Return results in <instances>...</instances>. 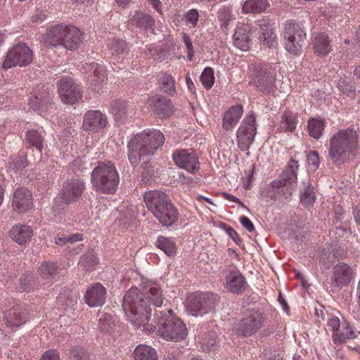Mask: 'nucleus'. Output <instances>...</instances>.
Instances as JSON below:
<instances>
[{
	"label": "nucleus",
	"instance_id": "1",
	"mask_svg": "<svg viewBox=\"0 0 360 360\" xmlns=\"http://www.w3.org/2000/svg\"><path fill=\"white\" fill-rule=\"evenodd\" d=\"M164 296L159 285L155 283H148L141 293L137 288H131L123 298V309L128 320L136 328L143 327V330L153 331L152 325L148 324L151 315V309L148 305L150 302L154 306L162 305Z\"/></svg>",
	"mask_w": 360,
	"mask_h": 360
},
{
	"label": "nucleus",
	"instance_id": "2",
	"mask_svg": "<svg viewBox=\"0 0 360 360\" xmlns=\"http://www.w3.org/2000/svg\"><path fill=\"white\" fill-rule=\"evenodd\" d=\"M165 136L159 130H144L129 141L128 158L133 165H137L146 157L152 155L165 142Z\"/></svg>",
	"mask_w": 360,
	"mask_h": 360
},
{
	"label": "nucleus",
	"instance_id": "3",
	"mask_svg": "<svg viewBox=\"0 0 360 360\" xmlns=\"http://www.w3.org/2000/svg\"><path fill=\"white\" fill-rule=\"evenodd\" d=\"M358 135L353 129L339 130L329 140L328 158L335 165H342L354 155Z\"/></svg>",
	"mask_w": 360,
	"mask_h": 360
},
{
	"label": "nucleus",
	"instance_id": "4",
	"mask_svg": "<svg viewBox=\"0 0 360 360\" xmlns=\"http://www.w3.org/2000/svg\"><path fill=\"white\" fill-rule=\"evenodd\" d=\"M143 198L148 210L162 226H169L177 221L179 212L164 191H147Z\"/></svg>",
	"mask_w": 360,
	"mask_h": 360
},
{
	"label": "nucleus",
	"instance_id": "5",
	"mask_svg": "<svg viewBox=\"0 0 360 360\" xmlns=\"http://www.w3.org/2000/svg\"><path fill=\"white\" fill-rule=\"evenodd\" d=\"M93 188L99 193L112 194L117 191L120 177L115 166L111 162L99 163L91 172Z\"/></svg>",
	"mask_w": 360,
	"mask_h": 360
},
{
	"label": "nucleus",
	"instance_id": "6",
	"mask_svg": "<svg viewBox=\"0 0 360 360\" xmlns=\"http://www.w3.org/2000/svg\"><path fill=\"white\" fill-rule=\"evenodd\" d=\"M283 37L286 51L294 55H299L306 37L303 26L292 20L286 21L284 25Z\"/></svg>",
	"mask_w": 360,
	"mask_h": 360
},
{
	"label": "nucleus",
	"instance_id": "7",
	"mask_svg": "<svg viewBox=\"0 0 360 360\" xmlns=\"http://www.w3.org/2000/svg\"><path fill=\"white\" fill-rule=\"evenodd\" d=\"M85 184L79 179H70L64 182L61 190L63 202H55L53 206L55 215L59 214L65 210V204H73L82 198L85 191Z\"/></svg>",
	"mask_w": 360,
	"mask_h": 360
},
{
	"label": "nucleus",
	"instance_id": "8",
	"mask_svg": "<svg viewBox=\"0 0 360 360\" xmlns=\"http://www.w3.org/2000/svg\"><path fill=\"white\" fill-rule=\"evenodd\" d=\"M216 300V296L211 293H193L187 297L186 308L189 314L202 316L213 309Z\"/></svg>",
	"mask_w": 360,
	"mask_h": 360
},
{
	"label": "nucleus",
	"instance_id": "9",
	"mask_svg": "<svg viewBox=\"0 0 360 360\" xmlns=\"http://www.w3.org/2000/svg\"><path fill=\"white\" fill-rule=\"evenodd\" d=\"M32 61V51L23 42L13 46L7 53L3 62V68L9 69L15 66L24 67Z\"/></svg>",
	"mask_w": 360,
	"mask_h": 360
},
{
	"label": "nucleus",
	"instance_id": "10",
	"mask_svg": "<svg viewBox=\"0 0 360 360\" xmlns=\"http://www.w3.org/2000/svg\"><path fill=\"white\" fill-rule=\"evenodd\" d=\"M158 331L167 340L179 341L185 339L187 335L186 325L172 315L159 323Z\"/></svg>",
	"mask_w": 360,
	"mask_h": 360
},
{
	"label": "nucleus",
	"instance_id": "11",
	"mask_svg": "<svg viewBox=\"0 0 360 360\" xmlns=\"http://www.w3.org/2000/svg\"><path fill=\"white\" fill-rule=\"evenodd\" d=\"M256 134L255 116L251 113L243 120L237 130L236 137L239 148L243 151L249 149Z\"/></svg>",
	"mask_w": 360,
	"mask_h": 360
},
{
	"label": "nucleus",
	"instance_id": "12",
	"mask_svg": "<svg viewBox=\"0 0 360 360\" xmlns=\"http://www.w3.org/2000/svg\"><path fill=\"white\" fill-rule=\"evenodd\" d=\"M298 169V162L291 159L280 175L279 179L271 181L270 186L273 188L286 187L285 195H286L285 198H288L291 195V189L297 184Z\"/></svg>",
	"mask_w": 360,
	"mask_h": 360
},
{
	"label": "nucleus",
	"instance_id": "13",
	"mask_svg": "<svg viewBox=\"0 0 360 360\" xmlns=\"http://www.w3.org/2000/svg\"><path fill=\"white\" fill-rule=\"evenodd\" d=\"M58 94L65 104H74L81 97L79 86L70 77H63L58 82Z\"/></svg>",
	"mask_w": 360,
	"mask_h": 360
},
{
	"label": "nucleus",
	"instance_id": "14",
	"mask_svg": "<svg viewBox=\"0 0 360 360\" xmlns=\"http://www.w3.org/2000/svg\"><path fill=\"white\" fill-rule=\"evenodd\" d=\"M172 158L178 167L190 173H195L199 170L198 158L191 150H176L173 153Z\"/></svg>",
	"mask_w": 360,
	"mask_h": 360
},
{
	"label": "nucleus",
	"instance_id": "15",
	"mask_svg": "<svg viewBox=\"0 0 360 360\" xmlns=\"http://www.w3.org/2000/svg\"><path fill=\"white\" fill-rule=\"evenodd\" d=\"M354 278L353 269L347 263L340 262L333 266L331 285L342 288L347 285Z\"/></svg>",
	"mask_w": 360,
	"mask_h": 360
},
{
	"label": "nucleus",
	"instance_id": "16",
	"mask_svg": "<svg viewBox=\"0 0 360 360\" xmlns=\"http://www.w3.org/2000/svg\"><path fill=\"white\" fill-rule=\"evenodd\" d=\"M252 82L262 91H268L274 82V72L269 65H255Z\"/></svg>",
	"mask_w": 360,
	"mask_h": 360
},
{
	"label": "nucleus",
	"instance_id": "17",
	"mask_svg": "<svg viewBox=\"0 0 360 360\" xmlns=\"http://www.w3.org/2000/svg\"><path fill=\"white\" fill-rule=\"evenodd\" d=\"M27 320V313L22 304L13 306L5 312V324L10 328H18Z\"/></svg>",
	"mask_w": 360,
	"mask_h": 360
},
{
	"label": "nucleus",
	"instance_id": "18",
	"mask_svg": "<svg viewBox=\"0 0 360 360\" xmlns=\"http://www.w3.org/2000/svg\"><path fill=\"white\" fill-rule=\"evenodd\" d=\"M105 115L98 110L88 111L84 118L83 129L87 131H98L106 127Z\"/></svg>",
	"mask_w": 360,
	"mask_h": 360
},
{
	"label": "nucleus",
	"instance_id": "19",
	"mask_svg": "<svg viewBox=\"0 0 360 360\" xmlns=\"http://www.w3.org/2000/svg\"><path fill=\"white\" fill-rule=\"evenodd\" d=\"M31 192L23 188H18L13 193L12 206L18 212H25L33 207Z\"/></svg>",
	"mask_w": 360,
	"mask_h": 360
},
{
	"label": "nucleus",
	"instance_id": "20",
	"mask_svg": "<svg viewBox=\"0 0 360 360\" xmlns=\"http://www.w3.org/2000/svg\"><path fill=\"white\" fill-rule=\"evenodd\" d=\"M263 323L260 314H251L241 320L237 330L243 336H250L255 334L261 327Z\"/></svg>",
	"mask_w": 360,
	"mask_h": 360
},
{
	"label": "nucleus",
	"instance_id": "21",
	"mask_svg": "<svg viewBox=\"0 0 360 360\" xmlns=\"http://www.w3.org/2000/svg\"><path fill=\"white\" fill-rule=\"evenodd\" d=\"M105 288L98 283L89 287L84 296L85 302L90 307L102 306L105 302Z\"/></svg>",
	"mask_w": 360,
	"mask_h": 360
},
{
	"label": "nucleus",
	"instance_id": "22",
	"mask_svg": "<svg viewBox=\"0 0 360 360\" xmlns=\"http://www.w3.org/2000/svg\"><path fill=\"white\" fill-rule=\"evenodd\" d=\"M226 281L227 289L233 293H242L247 285L245 278L236 268L229 271Z\"/></svg>",
	"mask_w": 360,
	"mask_h": 360
},
{
	"label": "nucleus",
	"instance_id": "23",
	"mask_svg": "<svg viewBox=\"0 0 360 360\" xmlns=\"http://www.w3.org/2000/svg\"><path fill=\"white\" fill-rule=\"evenodd\" d=\"M83 41V34L75 26L65 25L63 46L69 50L77 49Z\"/></svg>",
	"mask_w": 360,
	"mask_h": 360
},
{
	"label": "nucleus",
	"instance_id": "24",
	"mask_svg": "<svg viewBox=\"0 0 360 360\" xmlns=\"http://www.w3.org/2000/svg\"><path fill=\"white\" fill-rule=\"evenodd\" d=\"M250 27L249 25H243L238 27L233 34V44L241 51H246L250 49Z\"/></svg>",
	"mask_w": 360,
	"mask_h": 360
},
{
	"label": "nucleus",
	"instance_id": "25",
	"mask_svg": "<svg viewBox=\"0 0 360 360\" xmlns=\"http://www.w3.org/2000/svg\"><path fill=\"white\" fill-rule=\"evenodd\" d=\"M65 25H57L49 29L42 37V41L47 45L56 46H63Z\"/></svg>",
	"mask_w": 360,
	"mask_h": 360
},
{
	"label": "nucleus",
	"instance_id": "26",
	"mask_svg": "<svg viewBox=\"0 0 360 360\" xmlns=\"http://www.w3.org/2000/svg\"><path fill=\"white\" fill-rule=\"evenodd\" d=\"M149 103L154 112L160 117H168L172 112L171 101L165 97L155 96Z\"/></svg>",
	"mask_w": 360,
	"mask_h": 360
},
{
	"label": "nucleus",
	"instance_id": "27",
	"mask_svg": "<svg viewBox=\"0 0 360 360\" xmlns=\"http://www.w3.org/2000/svg\"><path fill=\"white\" fill-rule=\"evenodd\" d=\"M33 235L32 228L27 225L18 224L10 231L11 238L19 245H25Z\"/></svg>",
	"mask_w": 360,
	"mask_h": 360
},
{
	"label": "nucleus",
	"instance_id": "28",
	"mask_svg": "<svg viewBox=\"0 0 360 360\" xmlns=\"http://www.w3.org/2000/svg\"><path fill=\"white\" fill-rule=\"evenodd\" d=\"M243 113L241 105L231 107L223 117V128L226 130L231 129L239 121Z\"/></svg>",
	"mask_w": 360,
	"mask_h": 360
},
{
	"label": "nucleus",
	"instance_id": "29",
	"mask_svg": "<svg viewBox=\"0 0 360 360\" xmlns=\"http://www.w3.org/2000/svg\"><path fill=\"white\" fill-rule=\"evenodd\" d=\"M313 49L315 54L321 56L328 55L331 51L330 41L325 33H319L314 38Z\"/></svg>",
	"mask_w": 360,
	"mask_h": 360
},
{
	"label": "nucleus",
	"instance_id": "30",
	"mask_svg": "<svg viewBox=\"0 0 360 360\" xmlns=\"http://www.w3.org/2000/svg\"><path fill=\"white\" fill-rule=\"evenodd\" d=\"M258 25L259 26V35L258 37L259 41L269 48L273 46L276 35L269 23L265 20H261L259 21Z\"/></svg>",
	"mask_w": 360,
	"mask_h": 360
},
{
	"label": "nucleus",
	"instance_id": "31",
	"mask_svg": "<svg viewBox=\"0 0 360 360\" xmlns=\"http://www.w3.org/2000/svg\"><path fill=\"white\" fill-rule=\"evenodd\" d=\"M52 97L50 94L44 93L39 97L33 95L29 99V105L34 110H48L51 106Z\"/></svg>",
	"mask_w": 360,
	"mask_h": 360
},
{
	"label": "nucleus",
	"instance_id": "32",
	"mask_svg": "<svg viewBox=\"0 0 360 360\" xmlns=\"http://www.w3.org/2000/svg\"><path fill=\"white\" fill-rule=\"evenodd\" d=\"M217 19L221 30L224 32H227L230 22L235 19L232 6H222L217 11Z\"/></svg>",
	"mask_w": 360,
	"mask_h": 360
},
{
	"label": "nucleus",
	"instance_id": "33",
	"mask_svg": "<svg viewBox=\"0 0 360 360\" xmlns=\"http://www.w3.org/2000/svg\"><path fill=\"white\" fill-rule=\"evenodd\" d=\"M91 70H93V74L91 75V85L94 86V89L96 91V88L107 80L106 70L103 66L95 63L91 64Z\"/></svg>",
	"mask_w": 360,
	"mask_h": 360
},
{
	"label": "nucleus",
	"instance_id": "34",
	"mask_svg": "<svg viewBox=\"0 0 360 360\" xmlns=\"http://www.w3.org/2000/svg\"><path fill=\"white\" fill-rule=\"evenodd\" d=\"M267 0H248L243 4L242 11L244 13H259L266 10Z\"/></svg>",
	"mask_w": 360,
	"mask_h": 360
},
{
	"label": "nucleus",
	"instance_id": "35",
	"mask_svg": "<svg viewBox=\"0 0 360 360\" xmlns=\"http://www.w3.org/2000/svg\"><path fill=\"white\" fill-rule=\"evenodd\" d=\"M135 360H158V354L155 350L146 345H140L134 352Z\"/></svg>",
	"mask_w": 360,
	"mask_h": 360
},
{
	"label": "nucleus",
	"instance_id": "36",
	"mask_svg": "<svg viewBox=\"0 0 360 360\" xmlns=\"http://www.w3.org/2000/svg\"><path fill=\"white\" fill-rule=\"evenodd\" d=\"M130 20L133 25L139 27L151 28L155 23L152 16L139 11H135Z\"/></svg>",
	"mask_w": 360,
	"mask_h": 360
},
{
	"label": "nucleus",
	"instance_id": "37",
	"mask_svg": "<svg viewBox=\"0 0 360 360\" xmlns=\"http://www.w3.org/2000/svg\"><path fill=\"white\" fill-rule=\"evenodd\" d=\"M155 244L158 248L168 256H173L176 252V243L171 238L160 236L158 238Z\"/></svg>",
	"mask_w": 360,
	"mask_h": 360
},
{
	"label": "nucleus",
	"instance_id": "38",
	"mask_svg": "<svg viewBox=\"0 0 360 360\" xmlns=\"http://www.w3.org/2000/svg\"><path fill=\"white\" fill-rule=\"evenodd\" d=\"M326 122L323 120L311 118L307 123L308 132L310 136L319 139L323 134Z\"/></svg>",
	"mask_w": 360,
	"mask_h": 360
},
{
	"label": "nucleus",
	"instance_id": "39",
	"mask_svg": "<svg viewBox=\"0 0 360 360\" xmlns=\"http://www.w3.org/2000/svg\"><path fill=\"white\" fill-rule=\"evenodd\" d=\"M78 295L68 288L63 289L57 297V303L58 305L65 306L67 307H73L77 301Z\"/></svg>",
	"mask_w": 360,
	"mask_h": 360
},
{
	"label": "nucleus",
	"instance_id": "40",
	"mask_svg": "<svg viewBox=\"0 0 360 360\" xmlns=\"http://www.w3.org/2000/svg\"><path fill=\"white\" fill-rule=\"evenodd\" d=\"M297 115L290 111H285L281 116L280 127L285 131H293L297 124Z\"/></svg>",
	"mask_w": 360,
	"mask_h": 360
},
{
	"label": "nucleus",
	"instance_id": "41",
	"mask_svg": "<svg viewBox=\"0 0 360 360\" xmlns=\"http://www.w3.org/2000/svg\"><path fill=\"white\" fill-rule=\"evenodd\" d=\"M356 337L353 328L347 321L342 323V330L340 333H335L333 335V340L334 342H342L347 339H353Z\"/></svg>",
	"mask_w": 360,
	"mask_h": 360
},
{
	"label": "nucleus",
	"instance_id": "42",
	"mask_svg": "<svg viewBox=\"0 0 360 360\" xmlns=\"http://www.w3.org/2000/svg\"><path fill=\"white\" fill-rule=\"evenodd\" d=\"M316 200L314 188L310 184H307L304 188L300 190V200L305 207H311Z\"/></svg>",
	"mask_w": 360,
	"mask_h": 360
},
{
	"label": "nucleus",
	"instance_id": "43",
	"mask_svg": "<svg viewBox=\"0 0 360 360\" xmlns=\"http://www.w3.org/2000/svg\"><path fill=\"white\" fill-rule=\"evenodd\" d=\"M159 84L166 94L173 96L176 93L175 80L171 75L162 73Z\"/></svg>",
	"mask_w": 360,
	"mask_h": 360
},
{
	"label": "nucleus",
	"instance_id": "44",
	"mask_svg": "<svg viewBox=\"0 0 360 360\" xmlns=\"http://www.w3.org/2000/svg\"><path fill=\"white\" fill-rule=\"evenodd\" d=\"M26 142L30 147H34L41 151L43 147V137L37 130H29L26 136Z\"/></svg>",
	"mask_w": 360,
	"mask_h": 360
},
{
	"label": "nucleus",
	"instance_id": "45",
	"mask_svg": "<svg viewBox=\"0 0 360 360\" xmlns=\"http://www.w3.org/2000/svg\"><path fill=\"white\" fill-rule=\"evenodd\" d=\"M111 54L119 56L127 51V43L121 39H113L108 44Z\"/></svg>",
	"mask_w": 360,
	"mask_h": 360
},
{
	"label": "nucleus",
	"instance_id": "46",
	"mask_svg": "<svg viewBox=\"0 0 360 360\" xmlns=\"http://www.w3.org/2000/svg\"><path fill=\"white\" fill-rule=\"evenodd\" d=\"M58 268L56 264L47 262H43L39 268V274L41 278L46 279L57 274Z\"/></svg>",
	"mask_w": 360,
	"mask_h": 360
},
{
	"label": "nucleus",
	"instance_id": "47",
	"mask_svg": "<svg viewBox=\"0 0 360 360\" xmlns=\"http://www.w3.org/2000/svg\"><path fill=\"white\" fill-rule=\"evenodd\" d=\"M200 81L203 86L210 89L213 86L214 82V72L211 68H206L200 75Z\"/></svg>",
	"mask_w": 360,
	"mask_h": 360
},
{
	"label": "nucleus",
	"instance_id": "48",
	"mask_svg": "<svg viewBox=\"0 0 360 360\" xmlns=\"http://www.w3.org/2000/svg\"><path fill=\"white\" fill-rule=\"evenodd\" d=\"M82 239L81 234L75 233L63 237L57 236L54 238V243L58 245H64L68 243L72 244L77 241H81Z\"/></svg>",
	"mask_w": 360,
	"mask_h": 360
},
{
	"label": "nucleus",
	"instance_id": "49",
	"mask_svg": "<svg viewBox=\"0 0 360 360\" xmlns=\"http://www.w3.org/2000/svg\"><path fill=\"white\" fill-rule=\"evenodd\" d=\"M335 257H333V252L330 246L323 250L320 256L319 262L324 266L326 268H329L330 264L334 262Z\"/></svg>",
	"mask_w": 360,
	"mask_h": 360
},
{
	"label": "nucleus",
	"instance_id": "50",
	"mask_svg": "<svg viewBox=\"0 0 360 360\" xmlns=\"http://www.w3.org/2000/svg\"><path fill=\"white\" fill-rule=\"evenodd\" d=\"M111 109L116 119L122 117L126 113L125 103L122 101H113L111 103Z\"/></svg>",
	"mask_w": 360,
	"mask_h": 360
},
{
	"label": "nucleus",
	"instance_id": "51",
	"mask_svg": "<svg viewBox=\"0 0 360 360\" xmlns=\"http://www.w3.org/2000/svg\"><path fill=\"white\" fill-rule=\"evenodd\" d=\"M319 157L318 153L314 150L310 151L307 155V163L309 168L312 171L316 170L319 168Z\"/></svg>",
	"mask_w": 360,
	"mask_h": 360
},
{
	"label": "nucleus",
	"instance_id": "52",
	"mask_svg": "<svg viewBox=\"0 0 360 360\" xmlns=\"http://www.w3.org/2000/svg\"><path fill=\"white\" fill-rule=\"evenodd\" d=\"M338 89L347 96L352 95L355 91V86L353 83H347L345 79L340 80L338 84Z\"/></svg>",
	"mask_w": 360,
	"mask_h": 360
},
{
	"label": "nucleus",
	"instance_id": "53",
	"mask_svg": "<svg viewBox=\"0 0 360 360\" xmlns=\"http://www.w3.org/2000/svg\"><path fill=\"white\" fill-rule=\"evenodd\" d=\"M71 354L73 360H87L89 355L82 347H72Z\"/></svg>",
	"mask_w": 360,
	"mask_h": 360
},
{
	"label": "nucleus",
	"instance_id": "54",
	"mask_svg": "<svg viewBox=\"0 0 360 360\" xmlns=\"http://www.w3.org/2000/svg\"><path fill=\"white\" fill-rule=\"evenodd\" d=\"M199 14L196 9H191L186 14L187 23H190L193 27L197 25Z\"/></svg>",
	"mask_w": 360,
	"mask_h": 360
},
{
	"label": "nucleus",
	"instance_id": "55",
	"mask_svg": "<svg viewBox=\"0 0 360 360\" xmlns=\"http://www.w3.org/2000/svg\"><path fill=\"white\" fill-rule=\"evenodd\" d=\"M113 322L110 316L99 319V328L102 331L108 332L112 328Z\"/></svg>",
	"mask_w": 360,
	"mask_h": 360
},
{
	"label": "nucleus",
	"instance_id": "56",
	"mask_svg": "<svg viewBox=\"0 0 360 360\" xmlns=\"http://www.w3.org/2000/svg\"><path fill=\"white\" fill-rule=\"evenodd\" d=\"M41 360H60L58 353L55 349L46 351L41 357Z\"/></svg>",
	"mask_w": 360,
	"mask_h": 360
},
{
	"label": "nucleus",
	"instance_id": "57",
	"mask_svg": "<svg viewBox=\"0 0 360 360\" xmlns=\"http://www.w3.org/2000/svg\"><path fill=\"white\" fill-rule=\"evenodd\" d=\"M328 325L333 331H338L340 327V319L335 316H329L328 319Z\"/></svg>",
	"mask_w": 360,
	"mask_h": 360
},
{
	"label": "nucleus",
	"instance_id": "58",
	"mask_svg": "<svg viewBox=\"0 0 360 360\" xmlns=\"http://www.w3.org/2000/svg\"><path fill=\"white\" fill-rule=\"evenodd\" d=\"M333 252V257L336 259H342L346 257L347 251L342 247L330 246Z\"/></svg>",
	"mask_w": 360,
	"mask_h": 360
},
{
	"label": "nucleus",
	"instance_id": "59",
	"mask_svg": "<svg viewBox=\"0 0 360 360\" xmlns=\"http://www.w3.org/2000/svg\"><path fill=\"white\" fill-rule=\"evenodd\" d=\"M240 221L243 227H245L249 232H252L255 230L254 224L248 217L241 216L240 217Z\"/></svg>",
	"mask_w": 360,
	"mask_h": 360
},
{
	"label": "nucleus",
	"instance_id": "60",
	"mask_svg": "<svg viewBox=\"0 0 360 360\" xmlns=\"http://www.w3.org/2000/svg\"><path fill=\"white\" fill-rule=\"evenodd\" d=\"M13 165L17 170H22L27 165V160L22 157L15 159L13 160Z\"/></svg>",
	"mask_w": 360,
	"mask_h": 360
},
{
	"label": "nucleus",
	"instance_id": "61",
	"mask_svg": "<svg viewBox=\"0 0 360 360\" xmlns=\"http://www.w3.org/2000/svg\"><path fill=\"white\" fill-rule=\"evenodd\" d=\"M27 280V276H25L20 278V283L22 288L24 291H29L31 288V283H30V281L28 282H26Z\"/></svg>",
	"mask_w": 360,
	"mask_h": 360
},
{
	"label": "nucleus",
	"instance_id": "62",
	"mask_svg": "<svg viewBox=\"0 0 360 360\" xmlns=\"http://www.w3.org/2000/svg\"><path fill=\"white\" fill-rule=\"evenodd\" d=\"M216 343V338H215V334L213 333L212 335V338L210 340L205 339L203 340V344L207 347V348H212Z\"/></svg>",
	"mask_w": 360,
	"mask_h": 360
},
{
	"label": "nucleus",
	"instance_id": "63",
	"mask_svg": "<svg viewBox=\"0 0 360 360\" xmlns=\"http://www.w3.org/2000/svg\"><path fill=\"white\" fill-rule=\"evenodd\" d=\"M183 40L185 44V46L187 49V50H191L193 49L191 39H190L189 36L186 34H183Z\"/></svg>",
	"mask_w": 360,
	"mask_h": 360
},
{
	"label": "nucleus",
	"instance_id": "64",
	"mask_svg": "<svg viewBox=\"0 0 360 360\" xmlns=\"http://www.w3.org/2000/svg\"><path fill=\"white\" fill-rule=\"evenodd\" d=\"M226 233L229 236V237L231 238L235 242H237V240H239L238 233L233 228H228L226 229Z\"/></svg>",
	"mask_w": 360,
	"mask_h": 360
}]
</instances>
